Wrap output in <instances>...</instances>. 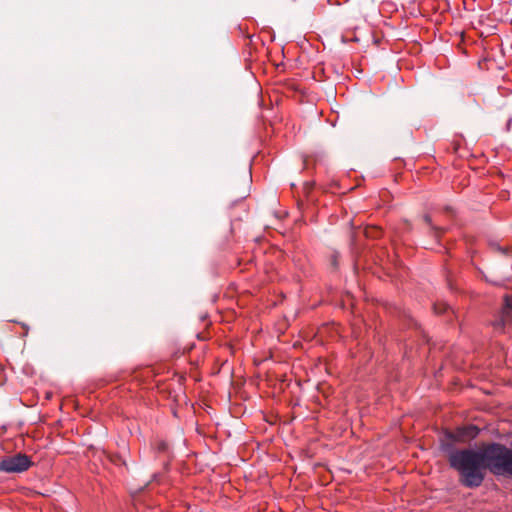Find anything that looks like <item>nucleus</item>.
<instances>
[{
  "mask_svg": "<svg viewBox=\"0 0 512 512\" xmlns=\"http://www.w3.org/2000/svg\"><path fill=\"white\" fill-rule=\"evenodd\" d=\"M423 221L435 231L436 235L439 231H442V229L432 225L431 217L428 214L423 216Z\"/></svg>",
  "mask_w": 512,
  "mask_h": 512,
  "instance_id": "0eeeda50",
  "label": "nucleus"
},
{
  "mask_svg": "<svg viewBox=\"0 0 512 512\" xmlns=\"http://www.w3.org/2000/svg\"><path fill=\"white\" fill-rule=\"evenodd\" d=\"M479 428L475 425H469L467 427L460 428L458 430L459 439L469 438L473 439L479 434Z\"/></svg>",
  "mask_w": 512,
  "mask_h": 512,
  "instance_id": "39448f33",
  "label": "nucleus"
},
{
  "mask_svg": "<svg viewBox=\"0 0 512 512\" xmlns=\"http://www.w3.org/2000/svg\"><path fill=\"white\" fill-rule=\"evenodd\" d=\"M485 468L495 476L512 477V449L492 442L483 446Z\"/></svg>",
  "mask_w": 512,
  "mask_h": 512,
  "instance_id": "f03ea898",
  "label": "nucleus"
},
{
  "mask_svg": "<svg viewBox=\"0 0 512 512\" xmlns=\"http://www.w3.org/2000/svg\"><path fill=\"white\" fill-rule=\"evenodd\" d=\"M166 446H167V445H166V443L162 442V443L160 444V446H159V449H160V450H165V449H166Z\"/></svg>",
  "mask_w": 512,
  "mask_h": 512,
  "instance_id": "1a4fd4ad",
  "label": "nucleus"
},
{
  "mask_svg": "<svg viewBox=\"0 0 512 512\" xmlns=\"http://www.w3.org/2000/svg\"><path fill=\"white\" fill-rule=\"evenodd\" d=\"M451 468L459 474L460 483L467 488H477L485 479L484 449H455L448 455Z\"/></svg>",
  "mask_w": 512,
  "mask_h": 512,
  "instance_id": "f257e3e1",
  "label": "nucleus"
},
{
  "mask_svg": "<svg viewBox=\"0 0 512 512\" xmlns=\"http://www.w3.org/2000/svg\"><path fill=\"white\" fill-rule=\"evenodd\" d=\"M434 309L436 313H443L445 311V308L438 309L436 305L434 306Z\"/></svg>",
  "mask_w": 512,
  "mask_h": 512,
  "instance_id": "6e6552de",
  "label": "nucleus"
},
{
  "mask_svg": "<svg viewBox=\"0 0 512 512\" xmlns=\"http://www.w3.org/2000/svg\"><path fill=\"white\" fill-rule=\"evenodd\" d=\"M510 321H512V295H505L501 318L494 323V326L502 328Z\"/></svg>",
  "mask_w": 512,
  "mask_h": 512,
  "instance_id": "20e7f679",
  "label": "nucleus"
},
{
  "mask_svg": "<svg viewBox=\"0 0 512 512\" xmlns=\"http://www.w3.org/2000/svg\"><path fill=\"white\" fill-rule=\"evenodd\" d=\"M489 247L493 252L504 257H512V247L510 246H501L498 242H490Z\"/></svg>",
  "mask_w": 512,
  "mask_h": 512,
  "instance_id": "423d86ee",
  "label": "nucleus"
},
{
  "mask_svg": "<svg viewBox=\"0 0 512 512\" xmlns=\"http://www.w3.org/2000/svg\"><path fill=\"white\" fill-rule=\"evenodd\" d=\"M31 466V458L22 453L6 456L0 460V471L6 473H22L27 471Z\"/></svg>",
  "mask_w": 512,
  "mask_h": 512,
  "instance_id": "7ed1b4c3",
  "label": "nucleus"
}]
</instances>
